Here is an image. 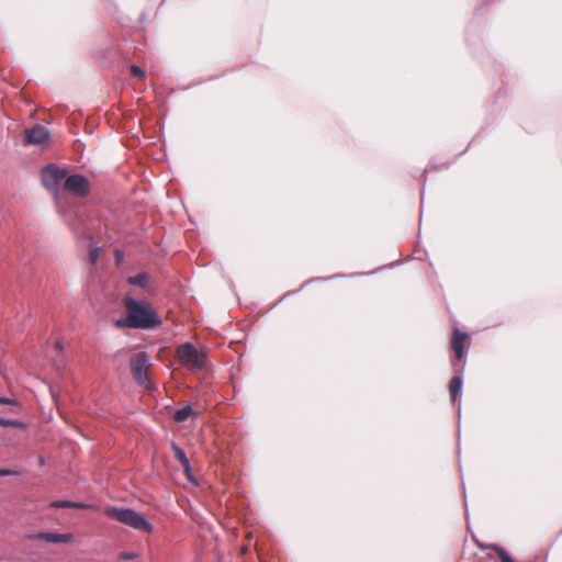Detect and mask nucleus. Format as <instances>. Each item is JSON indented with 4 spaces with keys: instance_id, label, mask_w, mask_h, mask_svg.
Wrapping results in <instances>:
<instances>
[{
    "instance_id": "obj_12",
    "label": "nucleus",
    "mask_w": 562,
    "mask_h": 562,
    "mask_svg": "<svg viewBox=\"0 0 562 562\" xmlns=\"http://www.w3.org/2000/svg\"><path fill=\"white\" fill-rule=\"evenodd\" d=\"M461 387H462L461 378L458 375L453 376L449 383V392H450V397H451L452 402H456L457 398L460 396Z\"/></svg>"
},
{
    "instance_id": "obj_13",
    "label": "nucleus",
    "mask_w": 562,
    "mask_h": 562,
    "mask_svg": "<svg viewBox=\"0 0 562 562\" xmlns=\"http://www.w3.org/2000/svg\"><path fill=\"white\" fill-rule=\"evenodd\" d=\"M0 404L3 405V409L0 413H16L20 409L16 401L7 397H0Z\"/></svg>"
},
{
    "instance_id": "obj_16",
    "label": "nucleus",
    "mask_w": 562,
    "mask_h": 562,
    "mask_svg": "<svg viewBox=\"0 0 562 562\" xmlns=\"http://www.w3.org/2000/svg\"><path fill=\"white\" fill-rule=\"evenodd\" d=\"M53 508H72V501H53L49 503Z\"/></svg>"
},
{
    "instance_id": "obj_10",
    "label": "nucleus",
    "mask_w": 562,
    "mask_h": 562,
    "mask_svg": "<svg viewBox=\"0 0 562 562\" xmlns=\"http://www.w3.org/2000/svg\"><path fill=\"white\" fill-rule=\"evenodd\" d=\"M171 447H172L175 457L177 458V460L183 467L184 473L187 474L188 479H191V475H190V471H191L190 462H189V459L187 458L186 453L176 443H172Z\"/></svg>"
},
{
    "instance_id": "obj_7",
    "label": "nucleus",
    "mask_w": 562,
    "mask_h": 562,
    "mask_svg": "<svg viewBox=\"0 0 562 562\" xmlns=\"http://www.w3.org/2000/svg\"><path fill=\"white\" fill-rule=\"evenodd\" d=\"M24 135L25 143L31 145H43L47 143L49 138L48 131L38 124L30 130H25Z\"/></svg>"
},
{
    "instance_id": "obj_6",
    "label": "nucleus",
    "mask_w": 562,
    "mask_h": 562,
    "mask_svg": "<svg viewBox=\"0 0 562 562\" xmlns=\"http://www.w3.org/2000/svg\"><path fill=\"white\" fill-rule=\"evenodd\" d=\"M63 189L76 196L83 198L90 192V183L81 175H71L66 177Z\"/></svg>"
},
{
    "instance_id": "obj_5",
    "label": "nucleus",
    "mask_w": 562,
    "mask_h": 562,
    "mask_svg": "<svg viewBox=\"0 0 562 562\" xmlns=\"http://www.w3.org/2000/svg\"><path fill=\"white\" fill-rule=\"evenodd\" d=\"M66 177L67 171L54 165H49L42 170L43 186L54 193L58 192L61 184L64 186Z\"/></svg>"
},
{
    "instance_id": "obj_17",
    "label": "nucleus",
    "mask_w": 562,
    "mask_h": 562,
    "mask_svg": "<svg viewBox=\"0 0 562 562\" xmlns=\"http://www.w3.org/2000/svg\"><path fill=\"white\" fill-rule=\"evenodd\" d=\"M131 74L139 79H144L146 76L145 71L136 65L131 66Z\"/></svg>"
},
{
    "instance_id": "obj_22",
    "label": "nucleus",
    "mask_w": 562,
    "mask_h": 562,
    "mask_svg": "<svg viewBox=\"0 0 562 562\" xmlns=\"http://www.w3.org/2000/svg\"><path fill=\"white\" fill-rule=\"evenodd\" d=\"M0 422H11V420L0 417Z\"/></svg>"
},
{
    "instance_id": "obj_18",
    "label": "nucleus",
    "mask_w": 562,
    "mask_h": 562,
    "mask_svg": "<svg viewBox=\"0 0 562 562\" xmlns=\"http://www.w3.org/2000/svg\"><path fill=\"white\" fill-rule=\"evenodd\" d=\"M100 248H94L89 254V261L91 265H94L99 259Z\"/></svg>"
},
{
    "instance_id": "obj_14",
    "label": "nucleus",
    "mask_w": 562,
    "mask_h": 562,
    "mask_svg": "<svg viewBox=\"0 0 562 562\" xmlns=\"http://www.w3.org/2000/svg\"><path fill=\"white\" fill-rule=\"evenodd\" d=\"M148 281V276L146 273H139L127 279L130 284L138 285L145 288Z\"/></svg>"
},
{
    "instance_id": "obj_21",
    "label": "nucleus",
    "mask_w": 562,
    "mask_h": 562,
    "mask_svg": "<svg viewBox=\"0 0 562 562\" xmlns=\"http://www.w3.org/2000/svg\"><path fill=\"white\" fill-rule=\"evenodd\" d=\"M13 472L10 471V470H5V469H0V476H4V475H10L12 474Z\"/></svg>"
},
{
    "instance_id": "obj_8",
    "label": "nucleus",
    "mask_w": 562,
    "mask_h": 562,
    "mask_svg": "<svg viewBox=\"0 0 562 562\" xmlns=\"http://www.w3.org/2000/svg\"><path fill=\"white\" fill-rule=\"evenodd\" d=\"M32 540H41L49 543H71L72 533L38 532L29 537Z\"/></svg>"
},
{
    "instance_id": "obj_11",
    "label": "nucleus",
    "mask_w": 562,
    "mask_h": 562,
    "mask_svg": "<svg viewBox=\"0 0 562 562\" xmlns=\"http://www.w3.org/2000/svg\"><path fill=\"white\" fill-rule=\"evenodd\" d=\"M199 414L194 411L190 405H186L182 408H179L175 413V422H184L188 418H198Z\"/></svg>"
},
{
    "instance_id": "obj_4",
    "label": "nucleus",
    "mask_w": 562,
    "mask_h": 562,
    "mask_svg": "<svg viewBox=\"0 0 562 562\" xmlns=\"http://www.w3.org/2000/svg\"><path fill=\"white\" fill-rule=\"evenodd\" d=\"M130 366L135 381L144 387L150 389L153 385L149 379V370L151 367L149 356L144 351L137 352L131 358Z\"/></svg>"
},
{
    "instance_id": "obj_2",
    "label": "nucleus",
    "mask_w": 562,
    "mask_h": 562,
    "mask_svg": "<svg viewBox=\"0 0 562 562\" xmlns=\"http://www.w3.org/2000/svg\"><path fill=\"white\" fill-rule=\"evenodd\" d=\"M104 514L112 519H115L133 529L151 532L154 527L149 520L145 518L144 515L135 512L132 508H120L114 506H109L104 509Z\"/></svg>"
},
{
    "instance_id": "obj_9",
    "label": "nucleus",
    "mask_w": 562,
    "mask_h": 562,
    "mask_svg": "<svg viewBox=\"0 0 562 562\" xmlns=\"http://www.w3.org/2000/svg\"><path fill=\"white\" fill-rule=\"evenodd\" d=\"M467 339L468 334L459 330L458 328L453 330L450 346L458 360H461L464 356V344Z\"/></svg>"
},
{
    "instance_id": "obj_3",
    "label": "nucleus",
    "mask_w": 562,
    "mask_h": 562,
    "mask_svg": "<svg viewBox=\"0 0 562 562\" xmlns=\"http://www.w3.org/2000/svg\"><path fill=\"white\" fill-rule=\"evenodd\" d=\"M176 357L181 366L190 370H201L206 363L205 352L198 350L190 342L178 346Z\"/></svg>"
},
{
    "instance_id": "obj_23",
    "label": "nucleus",
    "mask_w": 562,
    "mask_h": 562,
    "mask_svg": "<svg viewBox=\"0 0 562 562\" xmlns=\"http://www.w3.org/2000/svg\"><path fill=\"white\" fill-rule=\"evenodd\" d=\"M3 425L5 426L7 424H3ZM15 425L23 427L25 424L19 423V424H15Z\"/></svg>"
},
{
    "instance_id": "obj_20",
    "label": "nucleus",
    "mask_w": 562,
    "mask_h": 562,
    "mask_svg": "<svg viewBox=\"0 0 562 562\" xmlns=\"http://www.w3.org/2000/svg\"><path fill=\"white\" fill-rule=\"evenodd\" d=\"M138 558V554L135 552H123L120 554V560L126 561V560H135Z\"/></svg>"
},
{
    "instance_id": "obj_1",
    "label": "nucleus",
    "mask_w": 562,
    "mask_h": 562,
    "mask_svg": "<svg viewBox=\"0 0 562 562\" xmlns=\"http://www.w3.org/2000/svg\"><path fill=\"white\" fill-rule=\"evenodd\" d=\"M124 307L126 316L117 319L115 323L119 328L150 329L161 325V318L147 302H139L131 296H126L124 299Z\"/></svg>"
},
{
    "instance_id": "obj_15",
    "label": "nucleus",
    "mask_w": 562,
    "mask_h": 562,
    "mask_svg": "<svg viewBox=\"0 0 562 562\" xmlns=\"http://www.w3.org/2000/svg\"><path fill=\"white\" fill-rule=\"evenodd\" d=\"M493 549L497 552L501 562H515L503 548L494 546Z\"/></svg>"
},
{
    "instance_id": "obj_19",
    "label": "nucleus",
    "mask_w": 562,
    "mask_h": 562,
    "mask_svg": "<svg viewBox=\"0 0 562 562\" xmlns=\"http://www.w3.org/2000/svg\"><path fill=\"white\" fill-rule=\"evenodd\" d=\"M72 508L92 509V508H94V505L88 504V503H81V502H72Z\"/></svg>"
}]
</instances>
